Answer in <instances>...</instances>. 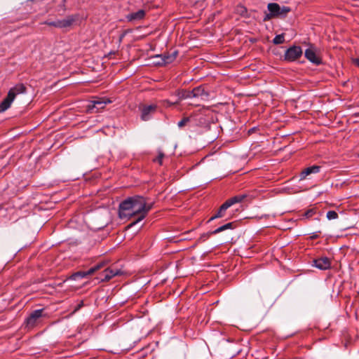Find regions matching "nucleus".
<instances>
[{
	"instance_id": "f257e3e1",
	"label": "nucleus",
	"mask_w": 359,
	"mask_h": 359,
	"mask_svg": "<svg viewBox=\"0 0 359 359\" xmlns=\"http://www.w3.org/2000/svg\"><path fill=\"white\" fill-rule=\"evenodd\" d=\"M153 207L139 195L128 197L119 204L118 216L121 219L136 217L128 226L130 229L142 222Z\"/></svg>"
},
{
	"instance_id": "f03ea898",
	"label": "nucleus",
	"mask_w": 359,
	"mask_h": 359,
	"mask_svg": "<svg viewBox=\"0 0 359 359\" xmlns=\"http://www.w3.org/2000/svg\"><path fill=\"white\" fill-rule=\"evenodd\" d=\"M27 92V87L23 83H17L11 88L7 96L0 104V112L7 110L11 105L15 97L20 94H24Z\"/></svg>"
},
{
	"instance_id": "7ed1b4c3",
	"label": "nucleus",
	"mask_w": 359,
	"mask_h": 359,
	"mask_svg": "<svg viewBox=\"0 0 359 359\" xmlns=\"http://www.w3.org/2000/svg\"><path fill=\"white\" fill-rule=\"evenodd\" d=\"M303 50L299 46H292L285 50L284 60L294 62L302 57Z\"/></svg>"
},
{
	"instance_id": "20e7f679",
	"label": "nucleus",
	"mask_w": 359,
	"mask_h": 359,
	"mask_svg": "<svg viewBox=\"0 0 359 359\" xmlns=\"http://www.w3.org/2000/svg\"><path fill=\"white\" fill-rule=\"evenodd\" d=\"M269 12L275 17L285 18L286 15L291 11V8L288 6L280 7L276 3H269L267 6Z\"/></svg>"
},
{
	"instance_id": "39448f33",
	"label": "nucleus",
	"mask_w": 359,
	"mask_h": 359,
	"mask_svg": "<svg viewBox=\"0 0 359 359\" xmlns=\"http://www.w3.org/2000/svg\"><path fill=\"white\" fill-rule=\"evenodd\" d=\"M305 57L315 65H320L323 63L322 59L317 53V48L312 44L304 52Z\"/></svg>"
},
{
	"instance_id": "423d86ee",
	"label": "nucleus",
	"mask_w": 359,
	"mask_h": 359,
	"mask_svg": "<svg viewBox=\"0 0 359 359\" xmlns=\"http://www.w3.org/2000/svg\"><path fill=\"white\" fill-rule=\"evenodd\" d=\"M80 15L79 14H74L67 16L62 20H57V28L66 29L69 28L79 21Z\"/></svg>"
},
{
	"instance_id": "0eeeda50",
	"label": "nucleus",
	"mask_w": 359,
	"mask_h": 359,
	"mask_svg": "<svg viewBox=\"0 0 359 359\" xmlns=\"http://www.w3.org/2000/svg\"><path fill=\"white\" fill-rule=\"evenodd\" d=\"M110 102L109 99L100 98L90 103L87 106V111L90 113L97 112L100 109H103L106 104Z\"/></svg>"
},
{
	"instance_id": "6e6552de",
	"label": "nucleus",
	"mask_w": 359,
	"mask_h": 359,
	"mask_svg": "<svg viewBox=\"0 0 359 359\" xmlns=\"http://www.w3.org/2000/svg\"><path fill=\"white\" fill-rule=\"evenodd\" d=\"M312 262V266H314L320 270L328 269L331 266L330 259L327 257H321L317 259H314Z\"/></svg>"
},
{
	"instance_id": "1a4fd4ad",
	"label": "nucleus",
	"mask_w": 359,
	"mask_h": 359,
	"mask_svg": "<svg viewBox=\"0 0 359 359\" xmlns=\"http://www.w3.org/2000/svg\"><path fill=\"white\" fill-rule=\"evenodd\" d=\"M43 309L34 311L27 318L26 323L29 327H33L36 324L37 320L42 316Z\"/></svg>"
},
{
	"instance_id": "9d476101",
	"label": "nucleus",
	"mask_w": 359,
	"mask_h": 359,
	"mask_svg": "<svg viewBox=\"0 0 359 359\" xmlns=\"http://www.w3.org/2000/svg\"><path fill=\"white\" fill-rule=\"evenodd\" d=\"M103 266L102 264H97L93 267H91L90 269H88L86 271H79L77 273H75L72 276V278L74 280H76L78 277L84 278L87 276L92 275L96 271L100 269Z\"/></svg>"
},
{
	"instance_id": "9b49d317",
	"label": "nucleus",
	"mask_w": 359,
	"mask_h": 359,
	"mask_svg": "<svg viewBox=\"0 0 359 359\" xmlns=\"http://www.w3.org/2000/svg\"><path fill=\"white\" fill-rule=\"evenodd\" d=\"M156 110V105L151 104L144 106L142 109L141 118L143 121H148L151 118V114H154Z\"/></svg>"
},
{
	"instance_id": "f8f14e48",
	"label": "nucleus",
	"mask_w": 359,
	"mask_h": 359,
	"mask_svg": "<svg viewBox=\"0 0 359 359\" xmlns=\"http://www.w3.org/2000/svg\"><path fill=\"white\" fill-rule=\"evenodd\" d=\"M320 168H321L320 166L316 165H312V166L305 168L300 173V176H299L300 180H305L306 177L311 174L318 173L320 171Z\"/></svg>"
},
{
	"instance_id": "ddd939ff",
	"label": "nucleus",
	"mask_w": 359,
	"mask_h": 359,
	"mask_svg": "<svg viewBox=\"0 0 359 359\" xmlns=\"http://www.w3.org/2000/svg\"><path fill=\"white\" fill-rule=\"evenodd\" d=\"M145 16V11L143 9H140L136 12L129 13L126 18L129 22H137L142 20Z\"/></svg>"
},
{
	"instance_id": "4468645a",
	"label": "nucleus",
	"mask_w": 359,
	"mask_h": 359,
	"mask_svg": "<svg viewBox=\"0 0 359 359\" xmlns=\"http://www.w3.org/2000/svg\"><path fill=\"white\" fill-rule=\"evenodd\" d=\"M129 276V273L123 268L114 269V284L118 281H122L126 277Z\"/></svg>"
},
{
	"instance_id": "2eb2a0df",
	"label": "nucleus",
	"mask_w": 359,
	"mask_h": 359,
	"mask_svg": "<svg viewBox=\"0 0 359 359\" xmlns=\"http://www.w3.org/2000/svg\"><path fill=\"white\" fill-rule=\"evenodd\" d=\"M231 206L228 203V202L226 201L219 208V210L216 212L215 215H213L209 219L208 222L212 221L217 218H222L224 216L225 212L226 210L230 208Z\"/></svg>"
},
{
	"instance_id": "dca6fc26",
	"label": "nucleus",
	"mask_w": 359,
	"mask_h": 359,
	"mask_svg": "<svg viewBox=\"0 0 359 359\" xmlns=\"http://www.w3.org/2000/svg\"><path fill=\"white\" fill-rule=\"evenodd\" d=\"M192 97H201L204 99V97H208L209 94L206 92L202 86H198L194 88L191 90Z\"/></svg>"
},
{
	"instance_id": "f3484780",
	"label": "nucleus",
	"mask_w": 359,
	"mask_h": 359,
	"mask_svg": "<svg viewBox=\"0 0 359 359\" xmlns=\"http://www.w3.org/2000/svg\"><path fill=\"white\" fill-rule=\"evenodd\" d=\"M249 197V196L246 194H242L236 195L229 199H228L226 201L229 204L230 206H232L233 205L238 203L243 202L245 199H247Z\"/></svg>"
},
{
	"instance_id": "a211bd4d",
	"label": "nucleus",
	"mask_w": 359,
	"mask_h": 359,
	"mask_svg": "<svg viewBox=\"0 0 359 359\" xmlns=\"http://www.w3.org/2000/svg\"><path fill=\"white\" fill-rule=\"evenodd\" d=\"M157 57H161V62H158V65H166L171 63L175 60V55H170V54L163 55H156Z\"/></svg>"
},
{
	"instance_id": "6ab92c4d",
	"label": "nucleus",
	"mask_w": 359,
	"mask_h": 359,
	"mask_svg": "<svg viewBox=\"0 0 359 359\" xmlns=\"http://www.w3.org/2000/svg\"><path fill=\"white\" fill-rule=\"evenodd\" d=\"M179 100H185L188 98H193L191 95V90H179L177 93Z\"/></svg>"
},
{
	"instance_id": "aec40b11",
	"label": "nucleus",
	"mask_w": 359,
	"mask_h": 359,
	"mask_svg": "<svg viewBox=\"0 0 359 359\" xmlns=\"http://www.w3.org/2000/svg\"><path fill=\"white\" fill-rule=\"evenodd\" d=\"M102 280H109L112 277V270H110L109 267L106 268L104 271Z\"/></svg>"
},
{
	"instance_id": "412c9836",
	"label": "nucleus",
	"mask_w": 359,
	"mask_h": 359,
	"mask_svg": "<svg viewBox=\"0 0 359 359\" xmlns=\"http://www.w3.org/2000/svg\"><path fill=\"white\" fill-rule=\"evenodd\" d=\"M284 42V35L278 34L276 35L274 39H273V43L276 45L281 44Z\"/></svg>"
},
{
	"instance_id": "4be33fe9",
	"label": "nucleus",
	"mask_w": 359,
	"mask_h": 359,
	"mask_svg": "<svg viewBox=\"0 0 359 359\" xmlns=\"http://www.w3.org/2000/svg\"><path fill=\"white\" fill-rule=\"evenodd\" d=\"M326 217L329 220L336 219L338 218V214L334 210H330L327 212Z\"/></svg>"
},
{
	"instance_id": "5701e85b",
	"label": "nucleus",
	"mask_w": 359,
	"mask_h": 359,
	"mask_svg": "<svg viewBox=\"0 0 359 359\" xmlns=\"http://www.w3.org/2000/svg\"><path fill=\"white\" fill-rule=\"evenodd\" d=\"M316 213V210L315 208H311V209H309L308 210H306L305 212H304V216L306 218H310L313 215H314Z\"/></svg>"
},
{
	"instance_id": "b1692460",
	"label": "nucleus",
	"mask_w": 359,
	"mask_h": 359,
	"mask_svg": "<svg viewBox=\"0 0 359 359\" xmlns=\"http://www.w3.org/2000/svg\"><path fill=\"white\" fill-rule=\"evenodd\" d=\"M191 121L189 117H184L180 121L177 123V126L179 128H182L187 123H189Z\"/></svg>"
},
{
	"instance_id": "393cba45",
	"label": "nucleus",
	"mask_w": 359,
	"mask_h": 359,
	"mask_svg": "<svg viewBox=\"0 0 359 359\" xmlns=\"http://www.w3.org/2000/svg\"><path fill=\"white\" fill-rule=\"evenodd\" d=\"M226 230L224 224L218 227L217 229H216L214 231H210V233H212V234H217V233H219L223 231H225Z\"/></svg>"
},
{
	"instance_id": "a878e982",
	"label": "nucleus",
	"mask_w": 359,
	"mask_h": 359,
	"mask_svg": "<svg viewBox=\"0 0 359 359\" xmlns=\"http://www.w3.org/2000/svg\"><path fill=\"white\" fill-rule=\"evenodd\" d=\"M41 24L42 25H48V26H52V27H57V20H56V21L46 20V21L42 22Z\"/></svg>"
},
{
	"instance_id": "bb28decb",
	"label": "nucleus",
	"mask_w": 359,
	"mask_h": 359,
	"mask_svg": "<svg viewBox=\"0 0 359 359\" xmlns=\"http://www.w3.org/2000/svg\"><path fill=\"white\" fill-rule=\"evenodd\" d=\"M210 235H212V234L210 233V232L203 233L199 238V241H202V242L205 241L210 237Z\"/></svg>"
},
{
	"instance_id": "cd10ccee",
	"label": "nucleus",
	"mask_w": 359,
	"mask_h": 359,
	"mask_svg": "<svg viewBox=\"0 0 359 359\" xmlns=\"http://www.w3.org/2000/svg\"><path fill=\"white\" fill-rule=\"evenodd\" d=\"M164 157V154L163 152H159L158 156L156 157V158L154 160L155 161H157L159 164H162V160Z\"/></svg>"
},
{
	"instance_id": "c85d7f7f",
	"label": "nucleus",
	"mask_w": 359,
	"mask_h": 359,
	"mask_svg": "<svg viewBox=\"0 0 359 359\" xmlns=\"http://www.w3.org/2000/svg\"><path fill=\"white\" fill-rule=\"evenodd\" d=\"M83 306V301L80 302L75 307V309H74V311L73 313H75L77 311H79L81 308H82Z\"/></svg>"
},
{
	"instance_id": "c756f323",
	"label": "nucleus",
	"mask_w": 359,
	"mask_h": 359,
	"mask_svg": "<svg viewBox=\"0 0 359 359\" xmlns=\"http://www.w3.org/2000/svg\"><path fill=\"white\" fill-rule=\"evenodd\" d=\"M272 18H275V16H273V15H272L271 12H269V13L265 15V16L264 18V20L266 21V20L271 19Z\"/></svg>"
},
{
	"instance_id": "7c9ffc66",
	"label": "nucleus",
	"mask_w": 359,
	"mask_h": 359,
	"mask_svg": "<svg viewBox=\"0 0 359 359\" xmlns=\"http://www.w3.org/2000/svg\"><path fill=\"white\" fill-rule=\"evenodd\" d=\"M226 230L227 229H233L234 228V223L233 222H229L224 224Z\"/></svg>"
},
{
	"instance_id": "2f4dec72",
	"label": "nucleus",
	"mask_w": 359,
	"mask_h": 359,
	"mask_svg": "<svg viewBox=\"0 0 359 359\" xmlns=\"http://www.w3.org/2000/svg\"><path fill=\"white\" fill-rule=\"evenodd\" d=\"M319 233H320V231L313 233L312 236H311V239H316V238H318L319 237Z\"/></svg>"
},
{
	"instance_id": "473e14b6",
	"label": "nucleus",
	"mask_w": 359,
	"mask_h": 359,
	"mask_svg": "<svg viewBox=\"0 0 359 359\" xmlns=\"http://www.w3.org/2000/svg\"><path fill=\"white\" fill-rule=\"evenodd\" d=\"M353 62L354 65H355L357 67H359V57L353 58Z\"/></svg>"
},
{
	"instance_id": "72a5a7b5",
	"label": "nucleus",
	"mask_w": 359,
	"mask_h": 359,
	"mask_svg": "<svg viewBox=\"0 0 359 359\" xmlns=\"http://www.w3.org/2000/svg\"><path fill=\"white\" fill-rule=\"evenodd\" d=\"M115 312V311L114 310V313ZM116 314L114 313V317H113V319H114V327L115 326V324L116 323H118L119 320H121V318H118L117 320H116Z\"/></svg>"
},
{
	"instance_id": "f704fd0d",
	"label": "nucleus",
	"mask_w": 359,
	"mask_h": 359,
	"mask_svg": "<svg viewBox=\"0 0 359 359\" xmlns=\"http://www.w3.org/2000/svg\"><path fill=\"white\" fill-rule=\"evenodd\" d=\"M177 51H174L172 54H170V55H175V59L176 58L177 55Z\"/></svg>"
},
{
	"instance_id": "c9c22d12",
	"label": "nucleus",
	"mask_w": 359,
	"mask_h": 359,
	"mask_svg": "<svg viewBox=\"0 0 359 359\" xmlns=\"http://www.w3.org/2000/svg\"><path fill=\"white\" fill-rule=\"evenodd\" d=\"M118 287V285H115V286H114V289H115V288H116V287Z\"/></svg>"
}]
</instances>
